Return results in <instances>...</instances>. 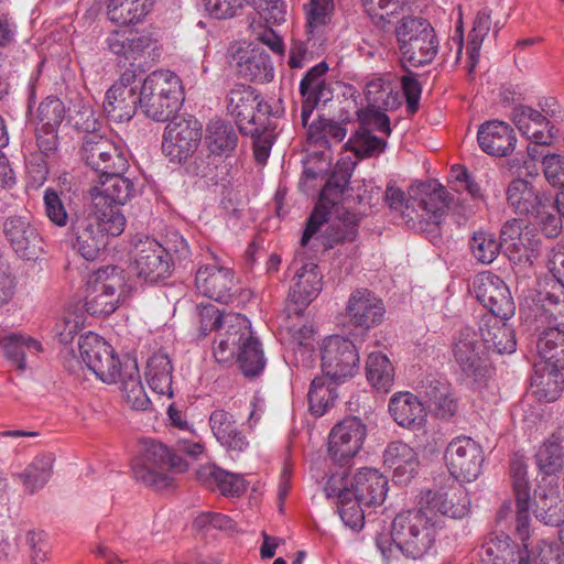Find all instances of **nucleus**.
Here are the masks:
<instances>
[{
  "instance_id": "nucleus-12",
  "label": "nucleus",
  "mask_w": 564,
  "mask_h": 564,
  "mask_svg": "<svg viewBox=\"0 0 564 564\" xmlns=\"http://www.w3.org/2000/svg\"><path fill=\"white\" fill-rule=\"evenodd\" d=\"M322 370L335 382L352 378L359 369V354L355 343L339 335L324 339L321 348Z\"/></svg>"
},
{
  "instance_id": "nucleus-27",
  "label": "nucleus",
  "mask_w": 564,
  "mask_h": 564,
  "mask_svg": "<svg viewBox=\"0 0 564 564\" xmlns=\"http://www.w3.org/2000/svg\"><path fill=\"white\" fill-rule=\"evenodd\" d=\"M296 284L291 289L288 296L286 313L301 316L312 300L321 292L323 283L318 268L315 263H306L296 271Z\"/></svg>"
},
{
  "instance_id": "nucleus-30",
  "label": "nucleus",
  "mask_w": 564,
  "mask_h": 564,
  "mask_svg": "<svg viewBox=\"0 0 564 564\" xmlns=\"http://www.w3.org/2000/svg\"><path fill=\"white\" fill-rule=\"evenodd\" d=\"M327 70V63L322 62L312 67L300 83V94L303 98L301 119L304 127L308 124L314 108L319 102H327L333 98V91L324 78Z\"/></svg>"
},
{
  "instance_id": "nucleus-14",
  "label": "nucleus",
  "mask_w": 564,
  "mask_h": 564,
  "mask_svg": "<svg viewBox=\"0 0 564 564\" xmlns=\"http://www.w3.org/2000/svg\"><path fill=\"white\" fill-rule=\"evenodd\" d=\"M227 110L235 119L239 132H251L253 124L271 116V106L253 87L243 84H238L229 90Z\"/></svg>"
},
{
  "instance_id": "nucleus-57",
  "label": "nucleus",
  "mask_w": 564,
  "mask_h": 564,
  "mask_svg": "<svg viewBox=\"0 0 564 564\" xmlns=\"http://www.w3.org/2000/svg\"><path fill=\"white\" fill-rule=\"evenodd\" d=\"M501 247L502 242L488 231H476L470 239L473 256L481 263H491L499 254Z\"/></svg>"
},
{
  "instance_id": "nucleus-64",
  "label": "nucleus",
  "mask_w": 564,
  "mask_h": 564,
  "mask_svg": "<svg viewBox=\"0 0 564 564\" xmlns=\"http://www.w3.org/2000/svg\"><path fill=\"white\" fill-rule=\"evenodd\" d=\"M357 234L358 230L355 227L346 228L340 224H330L322 236V246L327 250L332 249L338 243L354 241Z\"/></svg>"
},
{
  "instance_id": "nucleus-44",
  "label": "nucleus",
  "mask_w": 564,
  "mask_h": 564,
  "mask_svg": "<svg viewBox=\"0 0 564 564\" xmlns=\"http://www.w3.org/2000/svg\"><path fill=\"white\" fill-rule=\"evenodd\" d=\"M536 348L547 367L564 369V330L557 327L545 328L539 336Z\"/></svg>"
},
{
  "instance_id": "nucleus-53",
  "label": "nucleus",
  "mask_w": 564,
  "mask_h": 564,
  "mask_svg": "<svg viewBox=\"0 0 564 564\" xmlns=\"http://www.w3.org/2000/svg\"><path fill=\"white\" fill-rule=\"evenodd\" d=\"M67 198L64 193L53 188H46L44 192L45 215L55 226L65 227L68 223L70 224V217L76 213L69 204H66Z\"/></svg>"
},
{
  "instance_id": "nucleus-32",
  "label": "nucleus",
  "mask_w": 564,
  "mask_h": 564,
  "mask_svg": "<svg viewBox=\"0 0 564 564\" xmlns=\"http://www.w3.org/2000/svg\"><path fill=\"white\" fill-rule=\"evenodd\" d=\"M389 412L395 423L411 431L425 426L427 412L423 402L412 392L394 393L389 401Z\"/></svg>"
},
{
  "instance_id": "nucleus-46",
  "label": "nucleus",
  "mask_w": 564,
  "mask_h": 564,
  "mask_svg": "<svg viewBox=\"0 0 564 564\" xmlns=\"http://www.w3.org/2000/svg\"><path fill=\"white\" fill-rule=\"evenodd\" d=\"M152 7L153 0H110L107 15L113 23L128 25L141 21Z\"/></svg>"
},
{
  "instance_id": "nucleus-1",
  "label": "nucleus",
  "mask_w": 564,
  "mask_h": 564,
  "mask_svg": "<svg viewBox=\"0 0 564 564\" xmlns=\"http://www.w3.org/2000/svg\"><path fill=\"white\" fill-rule=\"evenodd\" d=\"M440 516L429 514L421 506L417 510L399 513L391 528V534L377 539V549L382 564H408L422 560L435 543Z\"/></svg>"
},
{
  "instance_id": "nucleus-47",
  "label": "nucleus",
  "mask_w": 564,
  "mask_h": 564,
  "mask_svg": "<svg viewBox=\"0 0 564 564\" xmlns=\"http://www.w3.org/2000/svg\"><path fill=\"white\" fill-rule=\"evenodd\" d=\"M338 383L325 375L313 379L308 391V404L312 414L323 416L334 405L338 395L336 390Z\"/></svg>"
},
{
  "instance_id": "nucleus-19",
  "label": "nucleus",
  "mask_w": 564,
  "mask_h": 564,
  "mask_svg": "<svg viewBox=\"0 0 564 564\" xmlns=\"http://www.w3.org/2000/svg\"><path fill=\"white\" fill-rule=\"evenodd\" d=\"M172 259L167 250L155 239L147 238L134 246L137 275L149 283H158L171 274Z\"/></svg>"
},
{
  "instance_id": "nucleus-6",
  "label": "nucleus",
  "mask_w": 564,
  "mask_h": 564,
  "mask_svg": "<svg viewBox=\"0 0 564 564\" xmlns=\"http://www.w3.org/2000/svg\"><path fill=\"white\" fill-rule=\"evenodd\" d=\"M133 475L149 487L163 489L172 485L174 473H184L188 465L172 448L155 440H145L141 455L133 463Z\"/></svg>"
},
{
  "instance_id": "nucleus-38",
  "label": "nucleus",
  "mask_w": 564,
  "mask_h": 564,
  "mask_svg": "<svg viewBox=\"0 0 564 564\" xmlns=\"http://www.w3.org/2000/svg\"><path fill=\"white\" fill-rule=\"evenodd\" d=\"M239 135L235 127L223 119L207 123L204 145L223 158H229L238 147Z\"/></svg>"
},
{
  "instance_id": "nucleus-31",
  "label": "nucleus",
  "mask_w": 564,
  "mask_h": 564,
  "mask_svg": "<svg viewBox=\"0 0 564 564\" xmlns=\"http://www.w3.org/2000/svg\"><path fill=\"white\" fill-rule=\"evenodd\" d=\"M480 149L489 155L508 156L514 150L517 137L513 128L500 120H489L478 128Z\"/></svg>"
},
{
  "instance_id": "nucleus-21",
  "label": "nucleus",
  "mask_w": 564,
  "mask_h": 564,
  "mask_svg": "<svg viewBox=\"0 0 564 564\" xmlns=\"http://www.w3.org/2000/svg\"><path fill=\"white\" fill-rule=\"evenodd\" d=\"M520 547L509 535L505 533H492L482 543L478 556V564H535L528 550L525 541Z\"/></svg>"
},
{
  "instance_id": "nucleus-55",
  "label": "nucleus",
  "mask_w": 564,
  "mask_h": 564,
  "mask_svg": "<svg viewBox=\"0 0 564 564\" xmlns=\"http://www.w3.org/2000/svg\"><path fill=\"white\" fill-rule=\"evenodd\" d=\"M366 108H379L383 110H392L400 106L398 93H393L389 85L381 78L371 80L366 86Z\"/></svg>"
},
{
  "instance_id": "nucleus-20",
  "label": "nucleus",
  "mask_w": 564,
  "mask_h": 564,
  "mask_svg": "<svg viewBox=\"0 0 564 564\" xmlns=\"http://www.w3.org/2000/svg\"><path fill=\"white\" fill-rule=\"evenodd\" d=\"M478 302L492 317H513L516 305L506 283L497 275L480 274L474 282Z\"/></svg>"
},
{
  "instance_id": "nucleus-42",
  "label": "nucleus",
  "mask_w": 564,
  "mask_h": 564,
  "mask_svg": "<svg viewBox=\"0 0 564 564\" xmlns=\"http://www.w3.org/2000/svg\"><path fill=\"white\" fill-rule=\"evenodd\" d=\"M54 462V454H40L33 458L22 473L17 475L25 491L33 495L48 482L53 474Z\"/></svg>"
},
{
  "instance_id": "nucleus-4",
  "label": "nucleus",
  "mask_w": 564,
  "mask_h": 564,
  "mask_svg": "<svg viewBox=\"0 0 564 564\" xmlns=\"http://www.w3.org/2000/svg\"><path fill=\"white\" fill-rule=\"evenodd\" d=\"M508 206L528 220L547 238H555L562 231L560 208L553 198L540 192L531 182L523 178L511 181L506 191Z\"/></svg>"
},
{
  "instance_id": "nucleus-17",
  "label": "nucleus",
  "mask_w": 564,
  "mask_h": 564,
  "mask_svg": "<svg viewBox=\"0 0 564 564\" xmlns=\"http://www.w3.org/2000/svg\"><path fill=\"white\" fill-rule=\"evenodd\" d=\"M367 426L357 416L338 422L328 435V453L338 464H346L362 448Z\"/></svg>"
},
{
  "instance_id": "nucleus-35",
  "label": "nucleus",
  "mask_w": 564,
  "mask_h": 564,
  "mask_svg": "<svg viewBox=\"0 0 564 564\" xmlns=\"http://www.w3.org/2000/svg\"><path fill=\"white\" fill-rule=\"evenodd\" d=\"M383 463L393 470L392 479L406 485L414 477L419 467V458L414 449L401 441L388 444L383 453Z\"/></svg>"
},
{
  "instance_id": "nucleus-56",
  "label": "nucleus",
  "mask_w": 564,
  "mask_h": 564,
  "mask_svg": "<svg viewBox=\"0 0 564 564\" xmlns=\"http://www.w3.org/2000/svg\"><path fill=\"white\" fill-rule=\"evenodd\" d=\"M421 192L423 195L419 198L417 206L435 219L445 213L453 199L445 187L440 184L433 188L431 185H423Z\"/></svg>"
},
{
  "instance_id": "nucleus-7",
  "label": "nucleus",
  "mask_w": 564,
  "mask_h": 564,
  "mask_svg": "<svg viewBox=\"0 0 564 564\" xmlns=\"http://www.w3.org/2000/svg\"><path fill=\"white\" fill-rule=\"evenodd\" d=\"M452 352L462 372L478 387L487 386L495 375L490 351L481 334L464 327L453 338Z\"/></svg>"
},
{
  "instance_id": "nucleus-51",
  "label": "nucleus",
  "mask_w": 564,
  "mask_h": 564,
  "mask_svg": "<svg viewBox=\"0 0 564 564\" xmlns=\"http://www.w3.org/2000/svg\"><path fill=\"white\" fill-rule=\"evenodd\" d=\"M276 126L270 120V117L253 124L251 132H240L243 135L252 138L254 160L259 164H265L274 143Z\"/></svg>"
},
{
  "instance_id": "nucleus-37",
  "label": "nucleus",
  "mask_w": 564,
  "mask_h": 564,
  "mask_svg": "<svg viewBox=\"0 0 564 564\" xmlns=\"http://www.w3.org/2000/svg\"><path fill=\"white\" fill-rule=\"evenodd\" d=\"M422 389L427 405L433 409L438 417L448 420L455 415L457 401L448 381L442 378L427 379Z\"/></svg>"
},
{
  "instance_id": "nucleus-60",
  "label": "nucleus",
  "mask_w": 564,
  "mask_h": 564,
  "mask_svg": "<svg viewBox=\"0 0 564 564\" xmlns=\"http://www.w3.org/2000/svg\"><path fill=\"white\" fill-rule=\"evenodd\" d=\"M65 117V106L56 97L45 98L37 108L39 126L58 129Z\"/></svg>"
},
{
  "instance_id": "nucleus-13",
  "label": "nucleus",
  "mask_w": 564,
  "mask_h": 564,
  "mask_svg": "<svg viewBox=\"0 0 564 564\" xmlns=\"http://www.w3.org/2000/svg\"><path fill=\"white\" fill-rule=\"evenodd\" d=\"M202 141V124L193 118L173 117L163 134L162 151L172 162L184 163Z\"/></svg>"
},
{
  "instance_id": "nucleus-28",
  "label": "nucleus",
  "mask_w": 564,
  "mask_h": 564,
  "mask_svg": "<svg viewBox=\"0 0 564 564\" xmlns=\"http://www.w3.org/2000/svg\"><path fill=\"white\" fill-rule=\"evenodd\" d=\"M510 478L516 498V532L520 540L529 536L530 485L527 477V463L514 455L510 462Z\"/></svg>"
},
{
  "instance_id": "nucleus-62",
  "label": "nucleus",
  "mask_w": 564,
  "mask_h": 564,
  "mask_svg": "<svg viewBox=\"0 0 564 564\" xmlns=\"http://www.w3.org/2000/svg\"><path fill=\"white\" fill-rule=\"evenodd\" d=\"M386 110L379 108H365L358 111V119L361 129H369L390 135L391 127L390 119L384 112Z\"/></svg>"
},
{
  "instance_id": "nucleus-24",
  "label": "nucleus",
  "mask_w": 564,
  "mask_h": 564,
  "mask_svg": "<svg viewBox=\"0 0 564 564\" xmlns=\"http://www.w3.org/2000/svg\"><path fill=\"white\" fill-rule=\"evenodd\" d=\"M228 64L237 74L250 82L269 83L273 79L270 55L262 48L234 47L227 55Z\"/></svg>"
},
{
  "instance_id": "nucleus-8",
  "label": "nucleus",
  "mask_w": 564,
  "mask_h": 564,
  "mask_svg": "<svg viewBox=\"0 0 564 564\" xmlns=\"http://www.w3.org/2000/svg\"><path fill=\"white\" fill-rule=\"evenodd\" d=\"M395 35L403 62L420 67L435 59L440 42L434 28L426 19H401L395 28Z\"/></svg>"
},
{
  "instance_id": "nucleus-23",
  "label": "nucleus",
  "mask_w": 564,
  "mask_h": 564,
  "mask_svg": "<svg viewBox=\"0 0 564 564\" xmlns=\"http://www.w3.org/2000/svg\"><path fill=\"white\" fill-rule=\"evenodd\" d=\"M3 232L13 251L28 261H35L42 254L43 238L30 220L21 216L9 217Z\"/></svg>"
},
{
  "instance_id": "nucleus-9",
  "label": "nucleus",
  "mask_w": 564,
  "mask_h": 564,
  "mask_svg": "<svg viewBox=\"0 0 564 564\" xmlns=\"http://www.w3.org/2000/svg\"><path fill=\"white\" fill-rule=\"evenodd\" d=\"M122 270L117 265H106L94 272L95 282L101 284V292L84 302L78 301L72 304L69 314L75 317H108L111 315L119 302V296L126 286Z\"/></svg>"
},
{
  "instance_id": "nucleus-48",
  "label": "nucleus",
  "mask_w": 564,
  "mask_h": 564,
  "mask_svg": "<svg viewBox=\"0 0 564 564\" xmlns=\"http://www.w3.org/2000/svg\"><path fill=\"white\" fill-rule=\"evenodd\" d=\"M535 518L546 525L558 527L564 523V499L556 490L539 492L533 510Z\"/></svg>"
},
{
  "instance_id": "nucleus-52",
  "label": "nucleus",
  "mask_w": 564,
  "mask_h": 564,
  "mask_svg": "<svg viewBox=\"0 0 564 564\" xmlns=\"http://www.w3.org/2000/svg\"><path fill=\"white\" fill-rule=\"evenodd\" d=\"M387 142L372 133L369 129L357 130L347 141L345 149L351 151L358 159L377 156L384 151Z\"/></svg>"
},
{
  "instance_id": "nucleus-63",
  "label": "nucleus",
  "mask_w": 564,
  "mask_h": 564,
  "mask_svg": "<svg viewBox=\"0 0 564 564\" xmlns=\"http://www.w3.org/2000/svg\"><path fill=\"white\" fill-rule=\"evenodd\" d=\"M220 154L215 153L212 149L205 147V149L200 150L195 156L194 160L188 165V171L197 176H208L210 175L218 165L224 161Z\"/></svg>"
},
{
  "instance_id": "nucleus-34",
  "label": "nucleus",
  "mask_w": 564,
  "mask_h": 564,
  "mask_svg": "<svg viewBox=\"0 0 564 564\" xmlns=\"http://www.w3.org/2000/svg\"><path fill=\"white\" fill-rule=\"evenodd\" d=\"M208 423L214 437L226 449L241 453L248 448L249 442L232 413L216 409L210 413Z\"/></svg>"
},
{
  "instance_id": "nucleus-41",
  "label": "nucleus",
  "mask_w": 564,
  "mask_h": 564,
  "mask_svg": "<svg viewBox=\"0 0 564 564\" xmlns=\"http://www.w3.org/2000/svg\"><path fill=\"white\" fill-rule=\"evenodd\" d=\"M139 99L135 89L123 88L115 93L113 88H109L104 102L107 118L115 122L129 121L135 113Z\"/></svg>"
},
{
  "instance_id": "nucleus-10",
  "label": "nucleus",
  "mask_w": 564,
  "mask_h": 564,
  "mask_svg": "<svg viewBox=\"0 0 564 564\" xmlns=\"http://www.w3.org/2000/svg\"><path fill=\"white\" fill-rule=\"evenodd\" d=\"M79 356L84 365L107 384L116 383L123 373L121 361L113 347L99 335L88 332L79 337Z\"/></svg>"
},
{
  "instance_id": "nucleus-58",
  "label": "nucleus",
  "mask_w": 564,
  "mask_h": 564,
  "mask_svg": "<svg viewBox=\"0 0 564 564\" xmlns=\"http://www.w3.org/2000/svg\"><path fill=\"white\" fill-rule=\"evenodd\" d=\"M564 378L560 373V370H554L550 368L546 373L541 376H536L533 379L534 386L536 389L534 390V394L539 400H543L545 402H553L557 400L562 392Z\"/></svg>"
},
{
  "instance_id": "nucleus-45",
  "label": "nucleus",
  "mask_w": 564,
  "mask_h": 564,
  "mask_svg": "<svg viewBox=\"0 0 564 564\" xmlns=\"http://www.w3.org/2000/svg\"><path fill=\"white\" fill-rule=\"evenodd\" d=\"M535 465L540 473L554 475L564 466V448L560 434H552L543 441L534 454Z\"/></svg>"
},
{
  "instance_id": "nucleus-22",
  "label": "nucleus",
  "mask_w": 564,
  "mask_h": 564,
  "mask_svg": "<svg viewBox=\"0 0 564 564\" xmlns=\"http://www.w3.org/2000/svg\"><path fill=\"white\" fill-rule=\"evenodd\" d=\"M419 505L429 514L438 516L437 513H440L454 519H460L468 513L470 499L466 488L460 484H456L446 489L422 492Z\"/></svg>"
},
{
  "instance_id": "nucleus-16",
  "label": "nucleus",
  "mask_w": 564,
  "mask_h": 564,
  "mask_svg": "<svg viewBox=\"0 0 564 564\" xmlns=\"http://www.w3.org/2000/svg\"><path fill=\"white\" fill-rule=\"evenodd\" d=\"M444 458L449 474L456 480L470 482L480 475L484 452L473 438L459 436L449 442Z\"/></svg>"
},
{
  "instance_id": "nucleus-26",
  "label": "nucleus",
  "mask_w": 564,
  "mask_h": 564,
  "mask_svg": "<svg viewBox=\"0 0 564 564\" xmlns=\"http://www.w3.org/2000/svg\"><path fill=\"white\" fill-rule=\"evenodd\" d=\"M344 482L341 487L344 490H349L354 498L364 503L365 507H377L380 506L388 492V479L378 469L375 468H362L351 479L350 486L346 480L345 471Z\"/></svg>"
},
{
  "instance_id": "nucleus-61",
  "label": "nucleus",
  "mask_w": 564,
  "mask_h": 564,
  "mask_svg": "<svg viewBox=\"0 0 564 564\" xmlns=\"http://www.w3.org/2000/svg\"><path fill=\"white\" fill-rule=\"evenodd\" d=\"M491 29V11L482 9L477 13L474 21V28L469 33V41L467 44V51L470 59L475 61L476 55L479 54L481 43L486 35H488Z\"/></svg>"
},
{
  "instance_id": "nucleus-59",
  "label": "nucleus",
  "mask_w": 564,
  "mask_h": 564,
  "mask_svg": "<svg viewBox=\"0 0 564 564\" xmlns=\"http://www.w3.org/2000/svg\"><path fill=\"white\" fill-rule=\"evenodd\" d=\"M347 134V129L345 124L335 122L330 119L319 118L316 122H313L308 127V137L315 142H319L324 140L328 142L329 140H334L335 142H340Z\"/></svg>"
},
{
  "instance_id": "nucleus-5",
  "label": "nucleus",
  "mask_w": 564,
  "mask_h": 564,
  "mask_svg": "<svg viewBox=\"0 0 564 564\" xmlns=\"http://www.w3.org/2000/svg\"><path fill=\"white\" fill-rule=\"evenodd\" d=\"M181 79L170 70H155L143 80L139 91V108L154 121H167L182 104Z\"/></svg>"
},
{
  "instance_id": "nucleus-15",
  "label": "nucleus",
  "mask_w": 564,
  "mask_h": 564,
  "mask_svg": "<svg viewBox=\"0 0 564 564\" xmlns=\"http://www.w3.org/2000/svg\"><path fill=\"white\" fill-rule=\"evenodd\" d=\"M351 178V171L348 165H336L332 175L324 185L319 200L306 221L301 239L303 247L307 246L311 238L319 230L321 226L328 221L330 210L348 187Z\"/></svg>"
},
{
  "instance_id": "nucleus-49",
  "label": "nucleus",
  "mask_w": 564,
  "mask_h": 564,
  "mask_svg": "<svg viewBox=\"0 0 564 564\" xmlns=\"http://www.w3.org/2000/svg\"><path fill=\"white\" fill-rule=\"evenodd\" d=\"M347 311L350 317H382L383 301L368 289H356L350 294Z\"/></svg>"
},
{
  "instance_id": "nucleus-29",
  "label": "nucleus",
  "mask_w": 564,
  "mask_h": 564,
  "mask_svg": "<svg viewBox=\"0 0 564 564\" xmlns=\"http://www.w3.org/2000/svg\"><path fill=\"white\" fill-rule=\"evenodd\" d=\"M6 358L21 372L36 366L44 352L42 343L22 332H12L0 339Z\"/></svg>"
},
{
  "instance_id": "nucleus-25",
  "label": "nucleus",
  "mask_w": 564,
  "mask_h": 564,
  "mask_svg": "<svg viewBox=\"0 0 564 564\" xmlns=\"http://www.w3.org/2000/svg\"><path fill=\"white\" fill-rule=\"evenodd\" d=\"M195 286L204 296L227 303L236 286L235 273L218 263L203 264L196 271Z\"/></svg>"
},
{
  "instance_id": "nucleus-54",
  "label": "nucleus",
  "mask_w": 564,
  "mask_h": 564,
  "mask_svg": "<svg viewBox=\"0 0 564 564\" xmlns=\"http://www.w3.org/2000/svg\"><path fill=\"white\" fill-rule=\"evenodd\" d=\"M334 12L333 0H311L306 6L307 35H322Z\"/></svg>"
},
{
  "instance_id": "nucleus-36",
  "label": "nucleus",
  "mask_w": 564,
  "mask_h": 564,
  "mask_svg": "<svg viewBox=\"0 0 564 564\" xmlns=\"http://www.w3.org/2000/svg\"><path fill=\"white\" fill-rule=\"evenodd\" d=\"M197 479L207 489L217 490L226 497H238L246 490L245 480L239 475L214 464L200 466L197 470Z\"/></svg>"
},
{
  "instance_id": "nucleus-3",
  "label": "nucleus",
  "mask_w": 564,
  "mask_h": 564,
  "mask_svg": "<svg viewBox=\"0 0 564 564\" xmlns=\"http://www.w3.org/2000/svg\"><path fill=\"white\" fill-rule=\"evenodd\" d=\"M105 213L96 206L70 217L68 235L73 247L86 260L94 261L108 245V237L121 235L126 226L122 213Z\"/></svg>"
},
{
  "instance_id": "nucleus-33",
  "label": "nucleus",
  "mask_w": 564,
  "mask_h": 564,
  "mask_svg": "<svg viewBox=\"0 0 564 564\" xmlns=\"http://www.w3.org/2000/svg\"><path fill=\"white\" fill-rule=\"evenodd\" d=\"M344 474H333L326 485L325 492L327 497H337V509L339 517L346 527L358 530L364 527L365 511L364 503L354 498L349 490H344Z\"/></svg>"
},
{
  "instance_id": "nucleus-39",
  "label": "nucleus",
  "mask_w": 564,
  "mask_h": 564,
  "mask_svg": "<svg viewBox=\"0 0 564 564\" xmlns=\"http://www.w3.org/2000/svg\"><path fill=\"white\" fill-rule=\"evenodd\" d=\"M508 319H487L485 326H480V334L489 349L499 355L512 354L517 348L516 333Z\"/></svg>"
},
{
  "instance_id": "nucleus-11",
  "label": "nucleus",
  "mask_w": 564,
  "mask_h": 564,
  "mask_svg": "<svg viewBox=\"0 0 564 564\" xmlns=\"http://www.w3.org/2000/svg\"><path fill=\"white\" fill-rule=\"evenodd\" d=\"M78 154L80 160L95 171L98 177L112 170H129V161L122 149L95 129L87 130L83 135Z\"/></svg>"
},
{
  "instance_id": "nucleus-43",
  "label": "nucleus",
  "mask_w": 564,
  "mask_h": 564,
  "mask_svg": "<svg viewBox=\"0 0 564 564\" xmlns=\"http://www.w3.org/2000/svg\"><path fill=\"white\" fill-rule=\"evenodd\" d=\"M172 371L173 367L166 354L158 352L149 358L145 378L153 392L169 398L173 395Z\"/></svg>"
},
{
  "instance_id": "nucleus-40",
  "label": "nucleus",
  "mask_w": 564,
  "mask_h": 564,
  "mask_svg": "<svg viewBox=\"0 0 564 564\" xmlns=\"http://www.w3.org/2000/svg\"><path fill=\"white\" fill-rule=\"evenodd\" d=\"M119 379L126 402L134 410H147L151 401L141 383L139 368L134 359H126L123 373Z\"/></svg>"
},
{
  "instance_id": "nucleus-18",
  "label": "nucleus",
  "mask_w": 564,
  "mask_h": 564,
  "mask_svg": "<svg viewBox=\"0 0 564 564\" xmlns=\"http://www.w3.org/2000/svg\"><path fill=\"white\" fill-rule=\"evenodd\" d=\"M127 171H109L98 178V186L94 188L93 205L107 214L122 213L121 206L133 196L135 188L131 178L127 177Z\"/></svg>"
},
{
  "instance_id": "nucleus-50",
  "label": "nucleus",
  "mask_w": 564,
  "mask_h": 564,
  "mask_svg": "<svg viewBox=\"0 0 564 564\" xmlns=\"http://www.w3.org/2000/svg\"><path fill=\"white\" fill-rule=\"evenodd\" d=\"M366 375L377 390L388 392L393 386L394 368L390 359L381 352H371L366 362Z\"/></svg>"
},
{
  "instance_id": "nucleus-2",
  "label": "nucleus",
  "mask_w": 564,
  "mask_h": 564,
  "mask_svg": "<svg viewBox=\"0 0 564 564\" xmlns=\"http://www.w3.org/2000/svg\"><path fill=\"white\" fill-rule=\"evenodd\" d=\"M200 332L206 336L216 333L214 357L218 364L235 359L246 377L259 376L265 367L262 344L251 329L250 319H203Z\"/></svg>"
}]
</instances>
